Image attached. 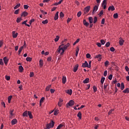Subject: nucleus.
I'll use <instances>...</instances> for the list:
<instances>
[{"instance_id":"64","label":"nucleus","mask_w":129,"mask_h":129,"mask_svg":"<svg viewBox=\"0 0 129 129\" xmlns=\"http://www.w3.org/2000/svg\"><path fill=\"white\" fill-rule=\"evenodd\" d=\"M54 92H55V90H54L53 89H50V93H54Z\"/></svg>"},{"instance_id":"57","label":"nucleus","mask_w":129,"mask_h":129,"mask_svg":"<svg viewBox=\"0 0 129 129\" xmlns=\"http://www.w3.org/2000/svg\"><path fill=\"white\" fill-rule=\"evenodd\" d=\"M110 45V43H109V42H107L105 44V46L107 47H108Z\"/></svg>"},{"instance_id":"23","label":"nucleus","mask_w":129,"mask_h":129,"mask_svg":"<svg viewBox=\"0 0 129 129\" xmlns=\"http://www.w3.org/2000/svg\"><path fill=\"white\" fill-rule=\"evenodd\" d=\"M89 21L90 24H92L93 23V18L92 17H89Z\"/></svg>"},{"instance_id":"30","label":"nucleus","mask_w":129,"mask_h":129,"mask_svg":"<svg viewBox=\"0 0 129 129\" xmlns=\"http://www.w3.org/2000/svg\"><path fill=\"white\" fill-rule=\"evenodd\" d=\"M120 89L121 90H123V89H124V84L123 83H121Z\"/></svg>"},{"instance_id":"22","label":"nucleus","mask_w":129,"mask_h":129,"mask_svg":"<svg viewBox=\"0 0 129 129\" xmlns=\"http://www.w3.org/2000/svg\"><path fill=\"white\" fill-rule=\"evenodd\" d=\"M43 59L39 60V66L40 67H43Z\"/></svg>"},{"instance_id":"20","label":"nucleus","mask_w":129,"mask_h":129,"mask_svg":"<svg viewBox=\"0 0 129 129\" xmlns=\"http://www.w3.org/2000/svg\"><path fill=\"white\" fill-rule=\"evenodd\" d=\"M27 115L29 116L30 118H33V115H32L31 111H28Z\"/></svg>"},{"instance_id":"41","label":"nucleus","mask_w":129,"mask_h":129,"mask_svg":"<svg viewBox=\"0 0 129 129\" xmlns=\"http://www.w3.org/2000/svg\"><path fill=\"white\" fill-rule=\"evenodd\" d=\"M93 89L94 92H96V91H97V88L95 86H93Z\"/></svg>"},{"instance_id":"63","label":"nucleus","mask_w":129,"mask_h":129,"mask_svg":"<svg viewBox=\"0 0 129 129\" xmlns=\"http://www.w3.org/2000/svg\"><path fill=\"white\" fill-rule=\"evenodd\" d=\"M33 76H34V73H33V72H30V77H33Z\"/></svg>"},{"instance_id":"16","label":"nucleus","mask_w":129,"mask_h":129,"mask_svg":"<svg viewBox=\"0 0 129 129\" xmlns=\"http://www.w3.org/2000/svg\"><path fill=\"white\" fill-rule=\"evenodd\" d=\"M62 81L63 84H65V83H66V81H67L66 77H64V76L62 77Z\"/></svg>"},{"instance_id":"39","label":"nucleus","mask_w":129,"mask_h":129,"mask_svg":"<svg viewBox=\"0 0 129 129\" xmlns=\"http://www.w3.org/2000/svg\"><path fill=\"white\" fill-rule=\"evenodd\" d=\"M113 18L114 19H117L118 18V15L117 14V13L114 14L113 15Z\"/></svg>"},{"instance_id":"58","label":"nucleus","mask_w":129,"mask_h":129,"mask_svg":"<svg viewBox=\"0 0 129 129\" xmlns=\"http://www.w3.org/2000/svg\"><path fill=\"white\" fill-rule=\"evenodd\" d=\"M125 70H126V71L127 72H129V68H128V67L125 66Z\"/></svg>"},{"instance_id":"37","label":"nucleus","mask_w":129,"mask_h":129,"mask_svg":"<svg viewBox=\"0 0 129 129\" xmlns=\"http://www.w3.org/2000/svg\"><path fill=\"white\" fill-rule=\"evenodd\" d=\"M59 39H60V37L59 36H56V38L54 39L55 42H58V41H59Z\"/></svg>"},{"instance_id":"46","label":"nucleus","mask_w":129,"mask_h":129,"mask_svg":"<svg viewBox=\"0 0 129 129\" xmlns=\"http://www.w3.org/2000/svg\"><path fill=\"white\" fill-rule=\"evenodd\" d=\"M3 45H4V40H0V48L3 47Z\"/></svg>"},{"instance_id":"7","label":"nucleus","mask_w":129,"mask_h":129,"mask_svg":"<svg viewBox=\"0 0 129 129\" xmlns=\"http://www.w3.org/2000/svg\"><path fill=\"white\" fill-rule=\"evenodd\" d=\"M97 10H98V6L96 5L93 8L92 14H94V13L97 11Z\"/></svg>"},{"instance_id":"19","label":"nucleus","mask_w":129,"mask_h":129,"mask_svg":"<svg viewBox=\"0 0 129 129\" xmlns=\"http://www.w3.org/2000/svg\"><path fill=\"white\" fill-rule=\"evenodd\" d=\"M26 16H28V13L24 12L22 13L21 17H26Z\"/></svg>"},{"instance_id":"27","label":"nucleus","mask_w":129,"mask_h":129,"mask_svg":"<svg viewBox=\"0 0 129 129\" xmlns=\"http://www.w3.org/2000/svg\"><path fill=\"white\" fill-rule=\"evenodd\" d=\"M23 49H24V46H22L21 48H19L18 51V55H20L21 54V52L23 51Z\"/></svg>"},{"instance_id":"40","label":"nucleus","mask_w":129,"mask_h":129,"mask_svg":"<svg viewBox=\"0 0 129 129\" xmlns=\"http://www.w3.org/2000/svg\"><path fill=\"white\" fill-rule=\"evenodd\" d=\"M42 23L43 24V25H46V24H48V20H45L43 21H42Z\"/></svg>"},{"instance_id":"38","label":"nucleus","mask_w":129,"mask_h":129,"mask_svg":"<svg viewBox=\"0 0 129 129\" xmlns=\"http://www.w3.org/2000/svg\"><path fill=\"white\" fill-rule=\"evenodd\" d=\"M23 116L28 117V112H27V111H25V112H24V113H23Z\"/></svg>"},{"instance_id":"56","label":"nucleus","mask_w":129,"mask_h":129,"mask_svg":"<svg viewBox=\"0 0 129 129\" xmlns=\"http://www.w3.org/2000/svg\"><path fill=\"white\" fill-rule=\"evenodd\" d=\"M105 22V19H104V18L102 19L101 21L102 25H104Z\"/></svg>"},{"instance_id":"48","label":"nucleus","mask_w":129,"mask_h":129,"mask_svg":"<svg viewBox=\"0 0 129 129\" xmlns=\"http://www.w3.org/2000/svg\"><path fill=\"white\" fill-rule=\"evenodd\" d=\"M60 18H64V14L63 12H60L59 15Z\"/></svg>"},{"instance_id":"15","label":"nucleus","mask_w":129,"mask_h":129,"mask_svg":"<svg viewBox=\"0 0 129 129\" xmlns=\"http://www.w3.org/2000/svg\"><path fill=\"white\" fill-rule=\"evenodd\" d=\"M95 58H99V61H101L102 59V55L101 54H98L97 55H96L95 57Z\"/></svg>"},{"instance_id":"31","label":"nucleus","mask_w":129,"mask_h":129,"mask_svg":"<svg viewBox=\"0 0 129 129\" xmlns=\"http://www.w3.org/2000/svg\"><path fill=\"white\" fill-rule=\"evenodd\" d=\"M51 85H49V86H47L46 88V91H49L50 90V89L51 88Z\"/></svg>"},{"instance_id":"54","label":"nucleus","mask_w":129,"mask_h":129,"mask_svg":"<svg viewBox=\"0 0 129 129\" xmlns=\"http://www.w3.org/2000/svg\"><path fill=\"white\" fill-rule=\"evenodd\" d=\"M107 0H103L102 3V6H103L104 5H106V1Z\"/></svg>"},{"instance_id":"47","label":"nucleus","mask_w":129,"mask_h":129,"mask_svg":"<svg viewBox=\"0 0 129 129\" xmlns=\"http://www.w3.org/2000/svg\"><path fill=\"white\" fill-rule=\"evenodd\" d=\"M96 22H97V17H95L94 18V21H93V23L95 24L96 23Z\"/></svg>"},{"instance_id":"13","label":"nucleus","mask_w":129,"mask_h":129,"mask_svg":"<svg viewBox=\"0 0 129 129\" xmlns=\"http://www.w3.org/2000/svg\"><path fill=\"white\" fill-rule=\"evenodd\" d=\"M12 35L13 38H17V37H18V33H16V31H13Z\"/></svg>"},{"instance_id":"52","label":"nucleus","mask_w":129,"mask_h":129,"mask_svg":"<svg viewBox=\"0 0 129 129\" xmlns=\"http://www.w3.org/2000/svg\"><path fill=\"white\" fill-rule=\"evenodd\" d=\"M33 22H35V19H32L29 21L30 25H32V23H33Z\"/></svg>"},{"instance_id":"3","label":"nucleus","mask_w":129,"mask_h":129,"mask_svg":"<svg viewBox=\"0 0 129 129\" xmlns=\"http://www.w3.org/2000/svg\"><path fill=\"white\" fill-rule=\"evenodd\" d=\"M72 105H74V101L71 100L67 104V107H69V106H72Z\"/></svg>"},{"instance_id":"55","label":"nucleus","mask_w":129,"mask_h":129,"mask_svg":"<svg viewBox=\"0 0 129 129\" xmlns=\"http://www.w3.org/2000/svg\"><path fill=\"white\" fill-rule=\"evenodd\" d=\"M114 47H111L110 48V51H111V52H114Z\"/></svg>"},{"instance_id":"53","label":"nucleus","mask_w":129,"mask_h":129,"mask_svg":"<svg viewBox=\"0 0 129 129\" xmlns=\"http://www.w3.org/2000/svg\"><path fill=\"white\" fill-rule=\"evenodd\" d=\"M114 110L113 109H111L109 112H108V115L111 114L112 113V111H113Z\"/></svg>"},{"instance_id":"17","label":"nucleus","mask_w":129,"mask_h":129,"mask_svg":"<svg viewBox=\"0 0 129 129\" xmlns=\"http://www.w3.org/2000/svg\"><path fill=\"white\" fill-rule=\"evenodd\" d=\"M90 10V6H87L85 8V12H86V13H88Z\"/></svg>"},{"instance_id":"62","label":"nucleus","mask_w":129,"mask_h":129,"mask_svg":"<svg viewBox=\"0 0 129 129\" xmlns=\"http://www.w3.org/2000/svg\"><path fill=\"white\" fill-rule=\"evenodd\" d=\"M90 57H91V56L90 55V54L87 53V54H86V57H87V58H90Z\"/></svg>"},{"instance_id":"18","label":"nucleus","mask_w":129,"mask_h":129,"mask_svg":"<svg viewBox=\"0 0 129 129\" xmlns=\"http://www.w3.org/2000/svg\"><path fill=\"white\" fill-rule=\"evenodd\" d=\"M70 46V43H68L67 44H66L63 48V49L66 50L67 48Z\"/></svg>"},{"instance_id":"44","label":"nucleus","mask_w":129,"mask_h":129,"mask_svg":"<svg viewBox=\"0 0 129 129\" xmlns=\"http://www.w3.org/2000/svg\"><path fill=\"white\" fill-rule=\"evenodd\" d=\"M82 14V13L81 12V11H80V12H78L77 17L78 18H80V17L81 16Z\"/></svg>"},{"instance_id":"9","label":"nucleus","mask_w":129,"mask_h":129,"mask_svg":"<svg viewBox=\"0 0 129 129\" xmlns=\"http://www.w3.org/2000/svg\"><path fill=\"white\" fill-rule=\"evenodd\" d=\"M79 67V65L77 64L74 68L73 71L74 72H76L77 70H78V68Z\"/></svg>"},{"instance_id":"10","label":"nucleus","mask_w":129,"mask_h":129,"mask_svg":"<svg viewBox=\"0 0 129 129\" xmlns=\"http://www.w3.org/2000/svg\"><path fill=\"white\" fill-rule=\"evenodd\" d=\"M124 42V41L123 40V39L120 38L119 41V44L120 46H122L123 45Z\"/></svg>"},{"instance_id":"42","label":"nucleus","mask_w":129,"mask_h":129,"mask_svg":"<svg viewBox=\"0 0 129 129\" xmlns=\"http://www.w3.org/2000/svg\"><path fill=\"white\" fill-rule=\"evenodd\" d=\"M80 41V39H77V40L73 43V45L75 46V45H76V44H77V43H78Z\"/></svg>"},{"instance_id":"5","label":"nucleus","mask_w":129,"mask_h":129,"mask_svg":"<svg viewBox=\"0 0 129 129\" xmlns=\"http://www.w3.org/2000/svg\"><path fill=\"white\" fill-rule=\"evenodd\" d=\"M3 60L6 65H7V64H8V63L9 62V59H8V57L6 56L4 57Z\"/></svg>"},{"instance_id":"12","label":"nucleus","mask_w":129,"mask_h":129,"mask_svg":"<svg viewBox=\"0 0 129 129\" xmlns=\"http://www.w3.org/2000/svg\"><path fill=\"white\" fill-rule=\"evenodd\" d=\"M58 14H59L58 12H57L55 13V16H54V20H55V21H56V20H58V19L59 18Z\"/></svg>"},{"instance_id":"61","label":"nucleus","mask_w":129,"mask_h":129,"mask_svg":"<svg viewBox=\"0 0 129 129\" xmlns=\"http://www.w3.org/2000/svg\"><path fill=\"white\" fill-rule=\"evenodd\" d=\"M104 76H107V71H105L104 72Z\"/></svg>"},{"instance_id":"24","label":"nucleus","mask_w":129,"mask_h":129,"mask_svg":"<svg viewBox=\"0 0 129 129\" xmlns=\"http://www.w3.org/2000/svg\"><path fill=\"white\" fill-rule=\"evenodd\" d=\"M45 99V97H43L41 98L40 100V105H42V103L44 102V100Z\"/></svg>"},{"instance_id":"32","label":"nucleus","mask_w":129,"mask_h":129,"mask_svg":"<svg viewBox=\"0 0 129 129\" xmlns=\"http://www.w3.org/2000/svg\"><path fill=\"white\" fill-rule=\"evenodd\" d=\"M63 125H64V124H60L59 125L57 126L56 129H60L61 127H63Z\"/></svg>"},{"instance_id":"51","label":"nucleus","mask_w":129,"mask_h":129,"mask_svg":"<svg viewBox=\"0 0 129 129\" xmlns=\"http://www.w3.org/2000/svg\"><path fill=\"white\" fill-rule=\"evenodd\" d=\"M100 42L102 45H104V44H105V41H104L103 39H101Z\"/></svg>"},{"instance_id":"35","label":"nucleus","mask_w":129,"mask_h":129,"mask_svg":"<svg viewBox=\"0 0 129 129\" xmlns=\"http://www.w3.org/2000/svg\"><path fill=\"white\" fill-rule=\"evenodd\" d=\"M123 93H129V90L128 88H126V89L124 90L123 91Z\"/></svg>"},{"instance_id":"2","label":"nucleus","mask_w":129,"mask_h":129,"mask_svg":"<svg viewBox=\"0 0 129 129\" xmlns=\"http://www.w3.org/2000/svg\"><path fill=\"white\" fill-rule=\"evenodd\" d=\"M64 44H61L60 46H59L58 49H57V51L58 53H60L61 55H63L64 54V52L65 51V49L63 48V47H61V46H63Z\"/></svg>"},{"instance_id":"29","label":"nucleus","mask_w":129,"mask_h":129,"mask_svg":"<svg viewBox=\"0 0 129 129\" xmlns=\"http://www.w3.org/2000/svg\"><path fill=\"white\" fill-rule=\"evenodd\" d=\"M21 7V4H17L14 8V10H17V9H19Z\"/></svg>"},{"instance_id":"14","label":"nucleus","mask_w":129,"mask_h":129,"mask_svg":"<svg viewBox=\"0 0 129 129\" xmlns=\"http://www.w3.org/2000/svg\"><path fill=\"white\" fill-rule=\"evenodd\" d=\"M83 23L84 24V26H86V27H87L89 25V23L87 22H86V20L84 19L83 21Z\"/></svg>"},{"instance_id":"34","label":"nucleus","mask_w":129,"mask_h":129,"mask_svg":"<svg viewBox=\"0 0 129 129\" xmlns=\"http://www.w3.org/2000/svg\"><path fill=\"white\" fill-rule=\"evenodd\" d=\"M88 82H89V78H86L83 81V83H88Z\"/></svg>"},{"instance_id":"45","label":"nucleus","mask_w":129,"mask_h":129,"mask_svg":"<svg viewBox=\"0 0 129 129\" xmlns=\"http://www.w3.org/2000/svg\"><path fill=\"white\" fill-rule=\"evenodd\" d=\"M59 113V110H55L54 112V115H57Z\"/></svg>"},{"instance_id":"26","label":"nucleus","mask_w":129,"mask_h":129,"mask_svg":"<svg viewBox=\"0 0 129 129\" xmlns=\"http://www.w3.org/2000/svg\"><path fill=\"white\" fill-rule=\"evenodd\" d=\"M19 69L20 72H23V71H24V68H23V66H19Z\"/></svg>"},{"instance_id":"11","label":"nucleus","mask_w":129,"mask_h":129,"mask_svg":"<svg viewBox=\"0 0 129 129\" xmlns=\"http://www.w3.org/2000/svg\"><path fill=\"white\" fill-rule=\"evenodd\" d=\"M17 122H18V120H17V119L16 118L13 119L11 121V123L13 124V125H14V124H16Z\"/></svg>"},{"instance_id":"1","label":"nucleus","mask_w":129,"mask_h":129,"mask_svg":"<svg viewBox=\"0 0 129 129\" xmlns=\"http://www.w3.org/2000/svg\"><path fill=\"white\" fill-rule=\"evenodd\" d=\"M54 124H55V122L52 120L51 122H50L49 123L46 125V128L45 129L52 128L54 127Z\"/></svg>"},{"instance_id":"36","label":"nucleus","mask_w":129,"mask_h":129,"mask_svg":"<svg viewBox=\"0 0 129 129\" xmlns=\"http://www.w3.org/2000/svg\"><path fill=\"white\" fill-rule=\"evenodd\" d=\"M108 64H109V61H108V60H106L104 62V66H105V67H107V66H108Z\"/></svg>"},{"instance_id":"43","label":"nucleus","mask_w":129,"mask_h":129,"mask_svg":"<svg viewBox=\"0 0 129 129\" xmlns=\"http://www.w3.org/2000/svg\"><path fill=\"white\" fill-rule=\"evenodd\" d=\"M26 61H28V62H31V61H32V58H31L30 57H27Z\"/></svg>"},{"instance_id":"21","label":"nucleus","mask_w":129,"mask_h":129,"mask_svg":"<svg viewBox=\"0 0 129 129\" xmlns=\"http://www.w3.org/2000/svg\"><path fill=\"white\" fill-rule=\"evenodd\" d=\"M82 114L81 113V112L80 111H79L77 114V116L78 117H79V118L80 119H81L82 118Z\"/></svg>"},{"instance_id":"8","label":"nucleus","mask_w":129,"mask_h":129,"mask_svg":"<svg viewBox=\"0 0 129 129\" xmlns=\"http://www.w3.org/2000/svg\"><path fill=\"white\" fill-rule=\"evenodd\" d=\"M114 10H115V8L112 5L111 6L109 7L108 9V11H112V12L114 11Z\"/></svg>"},{"instance_id":"33","label":"nucleus","mask_w":129,"mask_h":129,"mask_svg":"<svg viewBox=\"0 0 129 129\" xmlns=\"http://www.w3.org/2000/svg\"><path fill=\"white\" fill-rule=\"evenodd\" d=\"M23 20V18L21 17V18H18L17 19V23H20V22H21V21H22Z\"/></svg>"},{"instance_id":"50","label":"nucleus","mask_w":129,"mask_h":129,"mask_svg":"<svg viewBox=\"0 0 129 129\" xmlns=\"http://www.w3.org/2000/svg\"><path fill=\"white\" fill-rule=\"evenodd\" d=\"M19 12H20V9H18V10H16L14 12V14L15 15H18L19 14Z\"/></svg>"},{"instance_id":"28","label":"nucleus","mask_w":129,"mask_h":129,"mask_svg":"<svg viewBox=\"0 0 129 129\" xmlns=\"http://www.w3.org/2000/svg\"><path fill=\"white\" fill-rule=\"evenodd\" d=\"M12 98H13V96L12 95L8 97V100L9 103H11V100H12Z\"/></svg>"},{"instance_id":"59","label":"nucleus","mask_w":129,"mask_h":129,"mask_svg":"<svg viewBox=\"0 0 129 129\" xmlns=\"http://www.w3.org/2000/svg\"><path fill=\"white\" fill-rule=\"evenodd\" d=\"M108 79L109 80H111V79H112V75H110L109 76H108Z\"/></svg>"},{"instance_id":"6","label":"nucleus","mask_w":129,"mask_h":129,"mask_svg":"<svg viewBox=\"0 0 129 129\" xmlns=\"http://www.w3.org/2000/svg\"><path fill=\"white\" fill-rule=\"evenodd\" d=\"M66 93H67L69 95H72V90L71 89L67 90L65 91Z\"/></svg>"},{"instance_id":"25","label":"nucleus","mask_w":129,"mask_h":129,"mask_svg":"<svg viewBox=\"0 0 129 129\" xmlns=\"http://www.w3.org/2000/svg\"><path fill=\"white\" fill-rule=\"evenodd\" d=\"M104 80H105V78H104V77H102L101 79V83L102 84V87L103 86V82H104Z\"/></svg>"},{"instance_id":"4","label":"nucleus","mask_w":129,"mask_h":129,"mask_svg":"<svg viewBox=\"0 0 129 129\" xmlns=\"http://www.w3.org/2000/svg\"><path fill=\"white\" fill-rule=\"evenodd\" d=\"M82 66L83 68H86V67L88 68V62H87L86 61H85V63H83Z\"/></svg>"},{"instance_id":"49","label":"nucleus","mask_w":129,"mask_h":129,"mask_svg":"<svg viewBox=\"0 0 129 129\" xmlns=\"http://www.w3.org/2000/svg\"><path fill=\"white\" fill-rule=\"evenodd\" d=\"M5 78L6 79V80H10V79H11V77L9 76H5Z\"/></svg>"},{"instance_id":"60","label":"nucleus","mask_w":129,"mask_h":129,"mask_svg":"<svg viewBox=\"0 0 129 129\" xmlns=\"http://www.w3.org/2000/svg\"><path fill=\"white\" fill-rule=\"evenodd\" d=\"M0 65H4V62L3 61V59H0Z\"/></svg>"}]
</instances>
